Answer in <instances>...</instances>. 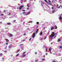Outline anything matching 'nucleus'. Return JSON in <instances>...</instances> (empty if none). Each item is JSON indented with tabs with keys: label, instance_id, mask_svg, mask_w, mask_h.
Masks as SVG:
<instances>
[{
	"label": "nucleus",
	"instance_id": "e2e57ef3",
	"mask_svg": "<svg viewBox=\"0 0 62 62\" xmlns=\"http://www.w3.org/2000/svg\"><path fill=\"white\" fill-rule=\"evenodd\" d=\"M37 27H35V29H37Z\"/></svg>",
	"mask_w": 62,
	"mask_h": 62
},
{
	"label": "nucleus",
	"instance_id": "39448f33",
	"mask_svg": "<svg viewBox=\"0 0 62 62\" xmlns=\"http://www.w3.org/2000/svg\"><path fill=\"white\" fill-rule=\"evenodd\" d=\"M55 9H54L52 11V13H54V12L55 11Z\"/></svg>",
	"mask_w": 62,
	"mask_h": 62
},
{
	"label": "nucleus",
	"instance_id": "de8ad7c7",
	"mask_svg": "<svg viewBox=\"0 0 62 62\" xmlns=\"http://www.w3.org/2000/svg\"><path fill=\"white\" fill-rule=\"evenodd\" d=\"M46 38H47V37H46L45 38V39H46Z\"/></svg>",
	"mask_w": 62,
	"mask_h": 62
},
{
	"label": "nucleus",
	"instance_id": "ea45409f",
	"mask_svg": "<svg viewBox=\"0 0 62 62\" xmlns=\"http://www.w3.org/2000/svg\"><path fill=\"white\" fill-rule=\"evenodd\" d=\"M31 38H30V39L29 40V41H30V40H31Z\"/></svg>",
	"mask_w": 62,
	"mask_h": 62
},
{
	"label": "nucleus",
	"instance_id": "0eeeda50",
	"mask_svg": "<svg viewBox=\"0 0 62 62\" xmlns=\"http://www.w3.org/2000/svg\"><path fill=\"white\" fill-rule=\"evenodd\" d=\"M61 41V40H60V38H59L58 39V40L57 41V42H60Z\"/></svg>",
	"mask_w": 62,
	"mask_h": 62
},
{
	"label": "nucleus",
	"instance_id": "c85d7f7f",
	"mask_svg": "<svg viewBox=\"0 0 62 62\" xmlns=\"http://www.w3.org/2000/svg\"><path fill=\"white\" fill-rule=\"evenodd\" d=\"M37 23V24H39V22H38Z\"/></svg>",
	"mask_w": 62,
	"mask_h": 62
},
{
	"label": "nucleus",
	"instance_id": "680f3d73",
	"mask_svg": "<svg viewBox=\"0 0 62 62\" xmlns=\"http://www.w3.org/2000/svg\"><path fill=\"white\" fill-rule=\"evenodd\" d=\"M25 11V10H23V11Z\"/></svg>",
	"mask_w": 62,
	"mask_h": 62
},
{
	"label": "nucleus",
	"instance_id": "0e129e2a",
	"mask_svg": "<svg viewBox=\"0 0 62 62\" xmlns=\"http://www.w3.org/2000/svg\"><path fill=\"white\" fill-rule=\"evenodd\" d=\"M59 5H58V4H57V6H58Z\"/></svg>",
	"mask_w": 62,
	"mask_h": 62
},
{
	"label": "nucleus",
	"instance_id": "c03bdc74",
	"mask_svg": "<svg viewBox=\"0 0 62 62\" xmlns=\"http://www.w3.org/2000/svg\"><path fill=\"white\" fill-rule=\"evenodd\" d=\"M52 9H54V7H52Z\"/></svg>",
	"mask_w": 62,
	"mask_h": 62
},
{
	"label": "nucleus",
	"instance_id": "1a4fd4ad",
	"mask_svg": "<svg viewBox=\"0 0 62 62\" xmlns=\"http://www.w3.org/2000/svg\"><path fill=\"white\" fill-rule=\"evenodd\" d=\"M6 42H9V40L8 39H6Z\"/></svg>",
	"mask_w": 62,
	"mask_h": 62
},
{
	"label": "nucleus",
	"instance_id": "f704fd0d",
	"mask_svg": "<svg viewBox=\"0 0 62 62\" xmlns=\"http://www.w3.org/2000/svg\"><path fill=\"white\" fill-rule=\"evenodd\" d=\"M38 60H35V62H37V61H38Z\"/></svg>",
	"mask_w": 62,
	"mask_h": 62
},
{
	"label": "nucleus",
	"instance_id": "72a5a7b5",
	"mask_svg": "<svg viewBox=\"0 0 62 62\" xmlns=\"http://www.w3.org/2000/svg\"><path fill=\"white\" fill-rule=\"evenodd\" d=\"M20 46H22L23 45L22 44H20Z\"/></svg>",
	"mask_w": 62,
	"mask_h": 62
},
{
	"label": "nucleus",
	"instance_id": "ddd939ff",
	"mask_svg": "<svg viewBox=\"0 0 62 62\" xmlns=\"http://www.w3.org/2000/svg\"><path fill=\"white\" fill-rule=\"evenodd\" d=\"M55 29H56L57 28V26L56 25H55Z\"/></svg>",
	"mask_w": 62,
	"mask_h": 62
},
{
	"label": "nucleus",
	"instance_id": "052dcab7",
	"mask_svg": "<svg viewBox=\"0 0 62 62\" xmlns=\"http://www.w3.org/2000/svg\"><path fill=\"white\" fill-rule=\"evenodd\" d=\"M25 40H26L25 39H24L23 40V41H25Z\"/></svg>",
	"mask_w": 62,
	"mask_h": 62
},
{
	"label": "nucleus",
	"instance_id": "c756f323",
	"mask_svg": "<svg viewBox=\"0 0 62 62\" xmlns=\"http://www.w3.org/2000/svg\"><path fill=\"white\" fill-rule=\"evenodd\" d=\"M48 2H49L50 3H51V1H50V0H48Z\"/></svg>",
	"mask_w": 62,
	"mask_h": 62
},
{
	"label": "nucleus",
	"instance_id": "a211bd4d",
	"mask_svg": "<svg viewBox=\"0 0 62 62\" xmlns=\"http://www.w3.org/2000/svg\"><path fill=\"white\" fill-rule=\"evenodd\" d=\"M52 62H55L56 61H55L54 60H53V61H52Z\"/></svg>",
	"mask_w": 62,
	"mask_h": 62
},
{
	"label": "nucleus",
	"instance_id": "473e14b6",
	"mask_svg": "<svg viewBox=\"0 0 62 62\" xmlns=\"http://www.w3.org/2000/svg\"><path fill=\"white\" fill-rule=\"evenodd\" d=\"M27 10H29V8H27Z\"/></svg>",
	"mask_w": 62,
	"mask_h": 62
},
{
	"label": "nucleus",
	"instance_id": "393cba45",
	"mask_svg": "<svg viewBox=\"0 0 62 62\" xmlns=\"http://www.w3.org/2000/svg\"><path fill=\"white\" fill-rule=\"evenodd\" d=\"M20 49H19V50H17V53H18V52H19V51H20Z\"/></svg>",
	"mask_w": 62,
	"mask_h": 62
},
{
	"label": "nucleus",
	"instance_id": "6ab92c4d",
	"mask_svg": "<svg viewBox=\"0 0 62 62\" xmlns=\"http://www.w3.org/2000/svg\"><path fill=\"white\" fill-rule=\"evenodd\" d=\"M60 49H62V46H60Z\"/></svg>",
	"mask_w": 62,
	"mask_h": 62
},
{
	"label": "nucleus",
	"instance_id": "3c124183",
	"mask_svg": "<svg viewBox=\"0 0 62 62\" xmlns=\"http://www.w3.org/2000/svg\"><path fill=\"white\" fill-rule=\"evenodd\" d=\"M45 29V27H44V29H43V30H44Z\"/></svg>",
	"mask_w": 62,
	"mask_h": 62
},
{
	"label": "nucleus",
	"instance_id": "09e8293b",
	"mask_svg": "<svg viewBox=\"0 0 62 62\" xmlns=\"http://www.w3.org/2000/svg\"><path fill=\"white\" fill-rule=\"evenodd\" d=\"M2 23V22H0V23Z\"/></svg>",
	"mask_w": 62,
	"mask_h": 62
},
{
	"label": "nucleus",
	"instance_id": "5701e85b",
	"mask_svg": "<svg viewBox=\"0 0 62 62\" xmlns=\"http://www.w3.org/2000/svg\"><path fill=\"white\" fill-rule=\"evenodd\" d=\"M3 15H4V14H1L0 15V16H3Z\"/></svg>",
	"mask_w": 62,
	"mask_h": 62
},
{
	"label": "nucleus",
	"instance_id": "603ef678",
	"mask_svg": "<svg viewBox=\"0 0 62 62\" xmlns=\"http://www.w3.org/2000/svg\"><path fill=\"white\" fill-rule=\"evenodd\" d=\"M2 59H4V58H2Z\"/></svg>",
	"mask_w": 62,
	"mask_h": 62
},
{
	"label": "nucleus",
	"instance_id": "79ce46f5",
	"mask_svg": "<svg viewBox=\"0 0 62 62\" xmlns=\"http://www.w3.org/2000/svg\"><path fill=\"white\" fill-rule=\"evenodd\" d=\"M10 13H9V15H10Z\"/></svg>",
	"mask_w": 62,
	"mask_h": 62
},
{
	"label": "nucleus",
	"instance_id": "c9c22d12",
	"mask_svg": "<svg viewBox=\"0 0 62 62\" xmlns=\"http://www.w3.org/2000/svg\"><path fill=\"white\" fill-rule=\"evenodd\" d=\"M35 54H37V52H35Z\"/></svg>",
	"mask_w": 62,
	"mask_h": 62
},
{
	"label": "nucleus",
	"instance_id": "a878e982",
	"mask_svg": "<svg viewBox=\"0 0 62 62\" xmlns=\"http://www.w3.org/2000/svg\"><path fill=\"white\" fill-rule=\"evenodd\" d=\"M19 55V54H18L17 55H16V56H18Z\"/></svg>",
	"mask_w": 62,
	"mask_h": 62
},
{
	"label": "nucleus",
	"instance_id": "774afa93",
	"mask_svg": "<svg viewBox=\"0 0 62 62\" xmlns=\"http://www.w3.org/2000/svg\"><path fill=\"white\" fill-rule=\"evenodd\" d=\"M60 7H62V6H60Z\"/></svg>",
	"mask_w": 62,
	"mask_h": 62
},
{
	"label": "nucleus",
	"instance_id": "bb28decb",
	"mask_svg": "<svg viewBox=\"0 0 62 62\" xmlns=\"http://www.w3.org/2000/svg\"><path fill=\"white\" fill-rule=\"evenodd\" d=\"M45 60V59H42V61H43V60Z\"/></svg>",
	"mask_w": 62,
	"mask_h": 62
},
{
	"label": "nucleus",
	"instance_id": "7c9ffc66",
	"mask_svg": "<svg viewBox=\"0 0 62 62\" xmlns=\"http://www.w3.org/2000/svg\"><path fill=\"white\" fill-rule=\"evenodd\" d=\"M7 52H8V51H5V53H7Z\"/></svg>",
	"mask_w": 62,
	"mask_h": 62
},
{
	"label": "nucleus",
	"instance_id": "423d86ee",
	"mask_svg": "<svg viewBox=\"0 0 62 62\" xmlns=\"http://www.w3.org/2000/svg\"><path fill=\"white\" fill-rule=\"evenodd\" d=\"M43 34V33H42V31H41L40 33V35H41V36H42Z\"/></svg>",
	"mask_w": 62,
	"mask_h": 62
},
{
	"label": "nucleus",
	"instance_id": "aec40b11",
	"mask_svg": "<svg viewBox=\"0 0 62 62\" xmlns=\"http://www.w3.org/2000/svg\"><path fill=\"white\" fill-rule=\"evenodd\" d=\"M29 4H27V7H28V8L29 7Z\"/></svg>",
	"mask_w": 62,
	"mask_h": 62
},
{
	"label": "nucleus",
	"instance_id": "a19ab883",
	"mask_svg": "<svg viewBox=\"0 0 62 62\" xmlns=\"http://www.w3.org/2000/svg\"><path fill=\"white\" fill-rule=\"evenodd\" d=\"M24 36H25V35H26V33H24Z\"/></svg>",
	"mask_w": 62,
	"mask_h": 62
},
{
	"label": "nucleus",
	"instance_id": "b1692460",
	"mask_svg": "<svg viewBox=\"0 0 62 62\" xmlns=\"http://www.w3.org/2000/svg\"><path fill=\"white\" fill-rule=\"evenodd\" d=\"M26 2V0H24V2Z\"/></svg>",
	"mask_w": 62,
	"mask_h": 62
},
{
	"label": "nucleus",
	"instance_id": "2eb2a0df",
	"mask_svg": "<svg viewBox=\"0 0 62 62\" xmlns=\"http://www.w3.org/2000/svg\"><path fill=\"white\" fill-rule=\"evenodd\" d=\"M10 35L11 36V37H12V36H13V35L12 34H10Z\"/></svg>",
	"mask_w": 62,
	"mask_h": 62
},
{
	"label": "nucleus",
	"instance_id": "e433bc0d",
	"mask_svg": "<svg viewBox=\"0 0 62 62\" xmlns=\"http://www.w3.org/2000/svg\"><path fill=\"white\" fill-rule=\"evenodd\" d=\"M39 31V29H38L37 30V31Z\"/></svg>",
	"mask_w": 62,
	"mask_h": 62
},
{
	"label": "nucleus",
	"instance_id": "bf43d9fd",
	"mask_svg": "<svg viewBox=\"0 0 62 62\" xmlns=\"http://www.w3.org/2000/svg\"><path fill=\"white\" fill-rule=\"evenodd\" d=\"M56 37V36L55 37H54V38H55Z\"/></svg>",
	"mask_w": 62,
	"mask_h": 62
},
{
	"label": "nucleus",
	"instance_id": "338daca9",
	"mask_svg": "<svg viewBox=\"0 0 62 62\" xmlns=\"http://www.w3.org/2000/svg\"><path fill=\"white\" fill-rule=\"evenodd\" d=\"M38 26H37L36 27V28H37Z\"/></svg>",
	"mask_w": 62,
	"mask_h": 62
},
{
	"label": "nucleus",
	"instance_id": "f257e3e1",
	"mask_svg": "<svg viewBox=\"0 0 62 62\" xmlns=\"http://www.w3.org/2000/svg\"><path fill=\"white\" fill-rule=\"evenodd\" d=\"M55 36V33H54V32H52V33L51 34V35H50L49 36L50 38H51V39H53V37H54Z\"/></svg>",
	"mask_w": 62,
	"mask_h": 62
},
{
	"label": "nucleus",
	"instance_id": "f8f14e48",
	"mask_svg": "<svg viewBox=\"0 0 62 62\" xmlns=\"http://www.w3.org/2000/svg\"><path fill=\"white\" fill-rule=\"evenodd\" d=\"M59 19L61 20H62V18L60 16L59 17Z\"/></svg>",
	"mask_w": 62,
	"mask_h": 62
},
{
	"label": "nucleus",
	"instance_id": "dca6fc26",
	"mask_svg": "<svg viewBox=\"0 0 62 62\" xmlns=\"http://www.w3.org/2000/svg\"><path fill=\"white\" fill-rule=\"evenodd\" d=\"M21 57H22V58H23V55H22L21 56Z\"/></svg>",
	"mask_w": 62,
	"mask_h": 62
},
{
	"label": "nucleus",
	"instance_id": "13d9d810",
	"mask_svg": "<svg viewBox=\"0 0 62 62\" xmlns=\"http://www.w3.org/2000/svg\"><path fill=\"white\" fill-rule=\"evenodd\" d=\"M60 7H61V6L59 7H58V8H60Z\"/></svg>",
	"mask_w": 62,
	"mask_h": 62
},
{
	"label": "nucleus",
	"instance_id": "864d4df0",
	"mask_svg": "<svg viewBox=\"0 0 62 62\" xmlns=\"http://www.w3.org/2000/svg\"><path fill=\"white\" fill-rule=\"evenodd\" d=\"M24 13H26V12H23V14H24Z\"/></svg>",
	"mask_w": 62,
	"mask_h": 62
},
{
	"label": "nucleus",
	"instance_id": "412c9836",
	"mask_svg": "<svg viewBox=\"0 0 62 62\" xmlns=\"http://www.w3.org/2000/svg\"><path fill=\"white\" fill-rule=\"evenodd\" d=\"M25 56H26V54H24L23 57H25Z\"/></svg>",
	"mask_w": 62,
	"mask_h": 62
},
{
	"label": "nucleus",
	"instance_id": "69168bd1",
	"mask_svg": "<svg viewBox=\"0 0 62 62\" xmlns=\"http://www.w3.org/2000/svg\"><path fill=\"white\" fill-rule=\"evenodd\" d=\"M54 6H55H55H56V5L55 4V5H54Z\"/></svg>",
	"mask_w": 62,
	"mask_h": 62
},
{
	"label": "nucleus",
	"instance_id": "6e6d98bb",
	"mask_svg": "<svg viewBox=\"0 0 62 62\" xmlns=\"http://www.w3.org/2000/svg\"><path fill=\"white\" fill-rule=\"evenodd\" d=\"M47 54H48V53H46V55H47Z\"/></svg>",
	"mask_w": 62,
	"mask_h": 62
},
{
	"label": "nucleus",
	"instance_id": "58836bf2",
	"mask_svg": "<svg viewBox=\"0 0 62 62\" xmlns=\"http://www.w3.org/2000/svg\"><path fill=\"white\" fill-rule=\"evenodd\" d=\"M25 53H26V52H24L23 53V54H25Z\"/></svg>",
	"mask_w": 62,
	"mask_h": 62
},
{
	"label": "nucleus",
	"instance_id": "2f4dec72",
	"mask_svg": "<svg viewBox=\"0 0 62 62\" xmlns=\"http://www.w3.org/2000/svg\"><path fill=\"white\" fill-rule=\"evenodd\" d=\"M7 46H6V47H5V50H6V49H7Z\"/></svg>",
	"mask_w": 62,
	"mask_h": 62
},
{
	"label": "nucleus",
	"instance_id": "9b49d317",
	"mask_svg": "<svg viewBox=\"0 0 62 62\" xmlns=\"http://www.w3.org/2000/svg\"><path fill=\"white\" fill-rule=\"evenodd\" d=\"M7 24L8 25H10V24H11V23H7Z\"/></svg>",
	"mask_w": 62,
	"mask_h": 62
},
{
	"label": "nucleus",
	"instance_id": "f03ea898",
	"mask_svg": "<svg viewBox=\"0 0 62 62\" xmlns=\"http://www.w3.org/2000/svg\"><path fill=\"white\" fill-rule=\"evenodd\" d=\"M23 7V5H22L19 8V9L20 10H21Z\"/></svg>",
	"mask_w": 62,
	"mask_h": 62
},
{
	"label": "nucleus",
	"instance_id": "9d476101",
	"mask_svg": "<svg viewBox=\"0 0 62 62\" xmlns=\"http://www.w3.org/2000/svg\"><path fill=\"white\" fill-rule=\"evenodd\" d=\"M30 12H29L28 13H27L26 14H25V15H28V14H29V13H30Z\"/></svg>",
	"mask_w": 62,
	"mask_h": 62
},
{
	"label": "nucleus",
	"instance_id": "f3484780",
	"mask_svg": "<svg viewBox=\"0 0 62 62\" xmlns=\"http://www.w3.org/2000/svg\"><path fill=\"white\" fill-rule=\"evenodd\" d=\"M49 50L50 51H51V48H50L49 49Z\"/></svg>",
	"mask_w": 62,
	"mask_h": 62
},
{
	"label": "nucleus",
	"instance_id": "8fccbe9b",
	"mask_svg": "<svg viewBox=\"0 0 62 62\" xmlns=\"http://www.w3.org/2000/svg\"><path fill=\"white\" fill-rule=\"evenodd\" d=\"M6 12V10H4V12Z\"/></svg>",
	"mask_w": 62,
	"mask_h": 62
},
{
	"label": "nucleus",
	"instance_id": "4be33fe9",
	"mask_svg": "<svg viewBox=\"0 0 62 62\" xmlns=\"http://www.w3.org/2000/svg\"><path fill=\"white\" fill-rule=\"evenodd\" d=\"M3 55V54L2 53H1L0 54V56H2Z\"/></svg>",
	"mask_w": 62,
	"mask_h": 62
},
{
	"label": "nucleus",
	"instance_id": "a18cd8bd",
	"mask_svg": "<svg viewBox=\"0 0 62 62\" xmlns=\"http://www.w3.org/2000/svg\"><path fill=\"white\" fill-rule=\"evenodd\" d=\"M49 5H52V4H51V3H50L49 4Z\"/></svg>",
	"mask_w": 62,
	"mask_h": 62
},
{
	"label": "nucleus",
	"instance_id": "4c0bfd02",
	"mask_svg": "<svg viewBox=\"0 0 62 62\" xmlns=\"http://www.w3.org/2000/svg\"><path fill=\"white\" fill-rule=\"evenodd\" d=\"M37 33H38V31H36V34H37Z\"/></svg>",
	"mask_w": 62,
	"mask_h": 62
},
{
	"label": "nucleus",
	"instance_id": "20e7f679",
	"mask_svg": "<svg viewBox=\"0 0 62 62\" xmlns=\"http://www.w3.org/2000/svg\"><path fill=\"white\" fill-rule=\"evenodd\" d=\"M35 37V33H34V34H33L32 37L33 38H34Z\"/></svg>",
	"mask_w": 62,
	"mask_h": 62
},
{
	"label": "nucleus",
	"instance_id": "7ed1b4c3",
	"mask_svg": "<svg viewBox=\"0 0 62 62\" xmlns=\"http://www.w3.org/2000/svg\"><path fill=\"white\" fill-rule=\"evenodd\" d=\"M54 29V27L52 26V27H51V28H50V30H53V29Z\"/></svg>",
	"mask_w": 62,
	"mask_h": 62
},
{
	"label": "nucleus",
	"instance_id": "37998d69",
	"mask_svg": "<svg viewBox=\"0 0 62 62\" xmlns=\"http://www.w3.org/2000/svg\"><path fill=\"white\" fill-rule=\"evenodd\" d=\"M5 44L6 45H8V43H6Z\"/></svg>",
	"mask_w": 62,
	"mask_h": 62
},
{
	"label": "nucleus",
	"instance_id": "6e6552de",
	"mask_svg": "<svg viewBox=\"0 0 62 62\" xmlns=\"http://www.w3.org/2000/svg\"><path fill=\"white\" fill-rule=\"evenodd\" d=\"M8 47L9 48H11L12 47V46L11 45H10L8 46Z\"/></svg>",
	"mask_w": 62,
	"mask_h": 62
},
{
	"label": "nucleus",
	"instance_id": "5fc2aeb1",
	"mask_svg": "<svg viewBox=\"0 0 62 62\" xmlns=\"http://www.w3.org/2000/svg\"><path fill=\"white\" fill-rule=\"evenodd\" d=\"M42 39H42V38L41 39V40H42Z\"/></svg>",
	"mask_w": 62,
	"mask_h": 62
},
{
	"label": "nucleus",
	"instance_id": "4d7b16f0",
	"mask_svg": "<svg viewBox=\"0 0 62 62\" xmlns=\"http://www.w3.org/2000/svg\"><path fill=\"white\" fill-rule=\"evenodd\" d=\"M43 57H45V55H44V56H43Z\"/></svg>",
	"mask_w": 62,
	"mask_h": 62
},
{
	"label": "nucleus",
	"instance_id": "cd10ccee",
	"mask_svg": "<svg viewBox=\"0 0 62 62\" xmlns=\"http://www.w3.org/2000/svg\"><path fill=\"white\" fill-rule=\"evenodd\" d=\"M46 52H48V49L47 48L46 49Z\"/></svg>",
	"mask_w": 62,
	"mask_h": 62
},
{
	"label": "nucleus",
	"instance_id": "4468645a",
	"mask_svg": "<svg viewBox=\"0 0 62 62\" xmlns=\"http://www.w3.org/2000/svg\"><path fill=\"white\" fill-rule=\"evenodd\" d=\"M44 0V1L46 2V3H47V4H49V2H48L47 1H46V0Z\"/></svg>",
	"mask_w": 62,
	"mask_h": 62
},
{
	"label": "nucleus",
	"instance_id": "49530a36",
	"mask_svg": "<svg viewBox=\"0 0 62 62\" xmlns=\"http://www.w3.org/2000/svg\"><path fill=\"white\" fill-rule=\"evenodd\" d=\"M16 21V20H15L14 21V22H15Z\"/></svg>",
	"mask_w": 62,
	"mask_h": 62
}]
</instances>
